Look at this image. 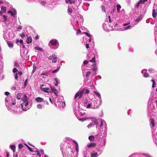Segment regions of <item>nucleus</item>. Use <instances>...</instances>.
<instances>
[{"mask_svg": "<svg viewBox=\"0 0 157 157\" xmlns=\"http://www.w3.org/2000/svg\"><path fill=\"white\" fill-rule=\"evenodd\" d=\"M101 102V99H86L84 106L87 108L95 109L99 107Z\"/></svg>", "mask_w": 157, "mask_h": 157, "instance_id": "obj_1", "label": "nucleus"}, {"mask_svg": "<svg viewBox=\"0 0 157 157\" xmlns=\"http://www.w3.org/2000/svg\"><path fill=\"white\" fill-rule=\"evenodd\" d=\"M6 105L10 111H14L17 113H21V111H20V107H17L15 105L17 100L15 99H5Z\"/></svg>", "mask_w": 157, "mask_h": 157, "instance_id": "obj_2", "label": "nucleus"}, {"mask_svg": "<svg viewBox=\"0 0 157 157\" xmlns=\"http://www.w3.org/2000/svg\"><path fill=\"white\" fill-rule=\"evenodd\" d=\"M17 105H21V110L26 111L31 107L32 103L31 99H17Z\"/></svg>", "mask_w": 157, "mask_h": 157, "instance_id": "obj_3", "label": "nucleus"}, {"mask_svg": "<svg viewBox=\"0 0 157 157\" xmlns=\"http://www.w3.org/2000/svg\"><path fill=\"white\" fill-rule=\"evenodd\" d=\"M49 100L58 107L63 108L65 106V103L64 99H49Z\"/></svg>", "mask_w": 157, "mask_h": 157, "instance_id": "obj_4", "label": "nucleus"}, {"mask_svg": "<svg viewBox=\"0 0 157 157\" xmlns=\"http://www.w3.org/2000/svg\"><path fill=\"white\" fill-rule=\"evenodd\" d=\"M83 19L82 16L80 14L77 15L71 21V24L74 27L75 26L80 25H82Z\"/></svg>", "mask_w": 157, "mask_h": 157, "instance_id": "obj_5", "label": "nucleus"}, {"mask_svg": "<svg viewBox=\"0 0 157 157\" xmlns=\"http://www.w3.org/2000/svg\"><path fill=\"white\" fill-rule=\"evenodd\" d=\"M78 9V7L76 6L74 8L73 6H69L68 8V13L72 16L74 15V13L76 12Z\"/></svg>", "mask_w": 157, "mask_h": 157, "instance_id": "obj_6", "label": "nucleus"}, {"mask_svg": "<svg viewBox=\"0 0 157 157\" xmlns=\"http://www.w3.org/2000/svg\"><path fill=\"white\" fill-rule=\"evenodd\" d=\"M90 93L89 90L87 89H83L78 92L75 95L74 98H77L78 97V98H80L83 93L88 94Z\"/></svg>", "mask_w": 157, "mask_h": 157, "instance_id": "obj_7", "label": "nucleus"}, {"mask_svg": "<svg viewBox=\"0 0 157 157\" xmlns=\"http://www.w3.org/2000/svg\"><path fill=\"white\" fill-rule=\"evenodd\" d=\"M103 28L105 31H109L113 30V27L109 26L108 23L107 21H105L102 25Z\"/></svg>", "mask_w": 157, "mask_h": 157, "instance_id": "obj_8", "label": "nucleus"}, {"mask_svg": "<svg viewBox=\"0 0 157 157\" xmlns=\"http://www.w3.org/2000/svg\"><path fill=\"white\" fill-rule=\"evenodd\" d=\"M3 37L5 40H8L9 39L12 38L13 37L12 35V33L10 32L8 34L6 35V33H8V30H6L5 31H3Z\"/></svg>", "mask_w": 157, "mask_h": 157, "instance_id": "obj_9", "label": "nucleus"}, {"mask_svg": "<svg viewBox=\"0 0 157 157\" xmlns=\"http://www.w3.org/2000/svg\"><path fill=\"white\" fill-rule=\"evenodd\" d=\"M48 59L49 60H52L53 63H55L57 61V58L55 54H53L48 57Z\"/></svg>", "mask_w": 157, "mask_h": 157, "instance_id": "obj_10", "label": "nucleus"}, {"mask_svg": "<svg viewBox=\"0 0 157 157\" xmlns=\"http://www.w3.org/2000/svg\"><path fill=\"white\" fill-rule=\"evenodd\" d=\"M40 89L42 91H44L45 92L47 93L51 92L52 90V88L51 87L50 88H43L42 87H40Z\"/></svg>", "mask_w": 157, "mask_h": 157, "instance_id": "obj_11", "label": "nucleus"}, {"mask_svg": "<svg viewBox=\"0 0 157 157\" xmlns=\"http://www.w3.org/2000/svg\"><path fill=\"white\" fill-rule=\"evenodd\" d=\"M155 107L153 104L149 101L148 105V112H150V110L151 111L152 109H153Z\"/></svg>", "mask_w": 157, "mask_h": 157, "instance_id": "obj_12", "label": "nucleus"}, {"mask_svg": "<svg viewBox=\"0 0 157 157\" xmlns=\"http://www.w3.org/2000/svg\"><path fill=\"white\" fill-rule=\"evenodd\" d=\"M147 70L145 69H143L141 71V73L143 74V76L144 78H148L149 76V75L148 73L147 72L144 73V72H147Z\"/></svg>", "mask_w": 157, "mask_h": 157, "instance_id": "obj_13", "label": "nucleus"}, {"mask_svg": "<svg viewBox=\"0 0 157 157\" xmlns=\"http://www.w3.org/2000/svg\"><path fill=\"white\" fill-rule=\"evenodd\" d=\"M49 43L53 45H56L59 44L57 40L55 39H53L51 40L49 42Z\"/></svg>", "mask_w": 157, "mask_h": 157, "instance_id": "obj_14", "label": "nucleus"}, {"mask_svg": "<svg viewBox=\"0 0 157 157\" xmlns=\"http://www.w3.org/2000/svg\"><path fill=\"white\" fill-rule=\"evenodd\" d=\"M8 13H10L12 16L14 17L17 14L16 10L14 9H13V11L11 10H9L8 11Z\"/></svg>", "mask_w": 157, "mask_h": 157, "instance_id": "obj_15", "label": "nucleus"}, {"mask_svg": "<svg viewBox=\"0 0 157 157\" xmlns=\"http://www.w3.org/2000/svg\"><path fill=\"white\" fill-rule=\"evenodd\" d=\"M36 101L37 102H43L44 104L48 105V101H47L44 100V99H35Z\"/></svg>", "mask_w": 157, "mask_h": 157, "instance_id": "obj_16", "label": "nucleus"}, {"mask_svg": "<svg viewBox=\"0 0 157 157\" xmlns=\"http://www.w3.org/2000/svg\"><path fill=\"white\" fill-rule=\"evenodd\" d=\"M101 152L98 154V152L93 151L91 153V157H97L101 154Z\"/></svg>", "mask_w": 157, "mask_h": 157, "instance_id": "obj_17", "label": "nucleus"}, {"mask_svg": "<svg viewBox=\"0 0 157 157\" xmlns=\"http://www.w3.org/2000/svg\"><path fill=\"white\" fill-rule=\"evenodd\" d=\"M65 2L66 3L70 4H75V0H65Z\"/></svg>", "mask_w": 157, "mask_h": 157, "instance_id": "obj_18", "label": "nucleus"}, {"mask_svg": "<svg viewBox=\"0 0 157 157\" xmlns=\"http://www.w3.org/2000/svg\"><path fill=\"white\" fill-rule=\"evenodd\" d=\"M78 99L77 100H76L75 101V103L74 105V110H75V108H76V107H78L79 106V102H78Z\"/></svg>", "mask_w": 157, "mask_h": 157, "instance_id": "obj_19", "label": "nucleus"}, {"mask_svg": "<svg viewBox=\"0 0 157 157\" xmlns=\"http://www.w3.org/2000/svg\"><path fill=\"white\" fill-rule=\"evenodd\" d=\"M92 119V122L94 123L96 125V128H97V127L98 125L99 124L97 119H96L95 117H93Z\"/></svg>", "mask_w": 157, "mask_h": 157, "instance_id": "obj_20", "label": "nucleus"}, {"mask_svg": "<svg viewBox=\"0 0 157 157\" xmlns=\"http://www.w3.org/2000/svg\"><path fill=\"white\" fill-rule=\"evenodd\" d=\"M150 125L151 128L153 127L155 125L154 121L153 119H150Z\"/></svg>", "mask_w": 157, "mask_h": 157, "instance_id": "obj_21", "label": "nucleus"}, {"mask_svg": "<svg viewBox=\"0 0 157 157\" xmlns=\"http://www.w3.org/2000/svg\"><path fill=\"white\" fill-rule=\"evenodd\" d=\"M96 146V144L95 143H91L88 144L87 147H88L93 148L95 147Z\"/></svg>", "mask_w": 157, "mask_h": 157, "instance_id": "obj_22", "label": "nucleus"}, {"mask_svg": "<svg viewBox=\"0 0 157 157\" xmlns=\"http://www.w3.org/2000/svg\"><path fill=\"white\" fill-rule=\"evenodd\" d=\"M148 71L150 74H153L156 72L155 70L152 68L149 69Z\"/></svg>", "mask_w": 157, "mask_h": 157, "instance_id": "obj_23", "label": "nucleus"}, {"mask_svg": "<svg viewBox=\"0 0 157 157\" xmlns=\"http://www.w3.org/2000/svg\"><path fill=\"white\" fill-rule=\"evenodd\" d=\"M26 41L28 44L31 43L32 42V38L30 36L29 37L27 36V38L26 39Z\"/></svg>", "mask_w": 157, "mask_h": 157, "instance_id": "obj_24", "label": "nucleus"}, {"mask_svg": "<svg viewBox=\"0 0 157 157\" xmlns=\"http://www.w3.org/2000/svg\"><path fill=\"white\" fill-rule=\"evenodd\" d=\"M10 148L13 150V152H14L16 150V147L14 145H10Z\"/></svg>", "mask_w": 157, "mask_h": 157, "instance_id": "obj_25", "label": "nucleus"}, {"mask_svg": "<svg viewBox=\"0 0 157 157\" xmlns=\"http://www.w3.org/2000/svg\"><path fill=\"white\" fill-rule=\"evenodd\" d=\"M157 14V13L156 12L155 9H154L153 8L152 10V16L153 17H155L156 16Z\"/></svg>", "mask_w": 157, "mask_h": 157, "instance_id": "obj_26", "label": "nucleus"}, {"mask_svg": "<svg viewBox=\"0 0 157 157\" xmlns=\"http://www.w3.org/2000/svg\"><path fill=\"white\" fill-rule=\"evenodd\" d=\"M7 44L8 46L10 48H12L13 47V44L10 42L7 41Z\"/></svg>", "mask_w": 157, "mask_h": 157, "instance_id": "obj_27", "label": "nucleus"}, {"mask_svg": "<svg viewBox=\"0 0 157 157\" xmlns=\"http://www.w3.org/2000/svg\"><path fill=\"white\" fill-rule=\"evenodd\" d=\"M35 49L39 51H40L44 52L43 50L41 48L38 46H36L35 48Z\"/></svg>", "mask_w": 157, "mask_h": 157, "instance_id": "obj_28", "label": "nucleus"}, {"mask_svg": "<svg viewBox=\"0 0 157 157\" xmlns=\"http://www.w3.org/2000/svg\"><path fill=\"white\" fill-rule=\"evenodd\" d=\"M67 144H64L62 146H61L60 148L61 150L62 151V152L63 151H64V148L66 147L67 146Z\"/></svg>", "mask_w": 157, "mask_h": 157, "instance_id": "obj_29", "label": "nucleus"}, {"mask_svg": "<svg viewBox=\"0 0 157 157\" xmlns=\"http://www.w3.org/2000/svg\"><path fill=\"white\" fill-rule=\"evenodd\" d=\"M94 93L98 97V98H101V95L99 93H98L96 91H94Z\"/></svg>", "mask_w": 157, "mask_h": 157, "instance_id": "obj_30", "label": "nucleus"}, {"mask_svg": "<svg viewBox=\"0 0 157 157\" xmlns=\"http://www.w3.org/2000/svg\"><path fill=\"white\" fill-rule=\"evenodd\" d=\"M151 81L152 82V87L153 88L156 85L155 81V80L152 79L151 80Z\"/></svg>", "mask_w": 157, "mask_h": 157, "instance_id": "obj_31", "label": "nucleus"}, {"mask_svg": "<svg viewBox=\"0 0 157 157\" xmlns=\"http://www.w3.org/2000/svg\"><path fill=\"white\" fill-rule=\"evenodd\" d=\"M36 107L38 109H41L44 106L41 104H38L37 105Z\"/></svg>", "mask_w": 157, "mask_h": 157, "instance_id": "obj_32", "label": "nucleus"}, {"mask_svg": "<svg viewBox=\"0 0 157 157\" xmlns=\"http://www.w3.org/2000/svg\"><path fill=\"white\" fill-rule=\"evenodd\" d=\"M55 80L56 81L55 85L56 86H57L58 85V84L59 83V81L58 79L57 78H55Z\"/></svg>", "mask_w": 157, "mask_h": 157, "instance_id": "obj_33", "label": "nucleus"}, {"mask_svg": "<svg viewBox=\"0 0 157 157\" xmlns=\"http://www.w3.org/2000/svg\"><path fill=\"white\" fill-rule=\"evenodd\" d=\"M88 138L90 140L93 141L94 140V136L92 135L89 136Z\"/></svg>", "mask_w": 157, "mask_h": 157, "instance_id": "obj_34", "label": "nucleus"}, {"mask_svg": "<svg viewBox=\"0 0 157 157\" xmlns=\"http://www.w3.org/2000/svg\"><path fill=\"white\" fill-rule=\"evenodd\" d=\"M117 10L118 12H120V10L121 8V6L120 5H117Z\"/></svg>", "mask_w": 157, "mask_h": 157, "instance_id": "obj_35", "label": "nucleus"}, {"mask_svg": "<svg viewBox=\"0 0 157 157\" xmlns=\"http://www.w3.org/2000/svg\"><path fill=\"white\" fill-rule=\"evenodd\" d=\"M101 124L100 125V127H102L103 126L104 124H105V122L103 120H102L101 121Z\"/></svg>", "mask_w": 157, "mask_h": 157, "instance_id": "obj_36", "label": "nucleus"}, {"mask_svg": "<svg viewBox=\"0 0 157 157\" xmlns=\"http://www.w3.org/2000/svg\"><path fill=\"white\" fill-rule=\"evenodd\" d=\"M1 10L3 12H5L6 10V7L4 6H2L1 7Z\"/></svg>", "mask_w": 157, "mask_h": 157, "instance_id": "obj_37", "label": "nucleus"}, {"mask_svg": "<svg viewBox=\"0 0 157 157\" xmlns=\"http://www.w3.org/2000/svg\"><path fill=\"white\" fill-rule=\"evenodd\" d=\"M131 28V26L130 25L128 26L127 27H125L124 28V30H127L128 29H130Z\"/></svg>", "mask_w": 157, "mask_h": 157, "instance_id": "obj_38", "label": "nucleus"}, {"mask_svg": "<svg viewBox=\"0 0 157 157\" xmlns=\"http://www.w3.org/2000/svg\"><path fill=\"white\" fill-rule=\"evenodd\" d=\"M85 33L90 38L89 39V41L90 42L91 41V35L90 34H88L87 33L85 32Z\"/></svg>", "mask_w": 157, "mask_h": 157, "instance_id": "obj_39", "label": "nucleus"}, {"mask_svg": "<svg viewBox=\"0 0 157 157\" xmlns=\"http://www.w3.org/2000/svg\"><path fill=\"white\" fill-rule=\"evenodd\" d=\"M94 126V124L93 123H90L88 126L87 127L88 128H90Z\"/></svg>", "mask_w": 157, "mask_h": 157, "instance_id": "obj_40", "label": "nucleus"}, {"mask_svg": "<svg viewBox=\"0 0 157 157\" xmlns=\"http://www.w3.org/2000/svg\"><path fill=\"white\" fill-rule=\"evenodd\" d=\"M33 69L32 71V73H33L36 71V67L34 65H33Z\"/></svg>", "mask_w": 157, "mask_h": 157, "instance_id": "obj_41", "label": "nucleus"}, {"mask_svg": "<svg viewBox=\"0 0 157 157\" xmlns=\"http://www.w3.org/2000/svg\"><path fill=\"white\" fill-rule=\"evenodd\" d=\"M40 4L43 6H45L46 4L47 3L44 1H42L40 2Z\"/></svg>", "mask_w": 157, "mask_h": 157, "instance_id": "obj_42", "label": "nucleus"}, {"mask_svg": "<svg viewBox=\"0 0 157 157\" xmlns=\"http://www.w3.org/2000/svg\"><path fill=\"white\" fill-rule=\"evenodd\" d=\"M2 17H3V19L4 20L3 21H7V18L4 15H3Z\"/></svg>", "mask_w": 157, "mask_h": 157, "instance_id": "obj_43", "label": "nucleus"}, {"mask_svg": "<svg viewBox=\"0 0 157 157\" xmlns=\"http://www.w3.org/2000/svg\"><path fill=\"white\" fill-rule=\"evenodd\" d=\"M90 62H95V57L94 56V57H93L92 59H90Z\"/></svg>", "mask_w": 157, "mask_h": 157, "instance_id": "obj_44", "label": "nucleus"}, {"mask_svg": "<svg viewBox=\"0 0 157 157\" xmlns=\"http://www.w3.org/2000/svg\"><path fill=\"white\" fill-rule=\"evenodd\" d=\"M60 67V66H59V67L58 68V69H57L53 70L52 71V72L54 73H55L57 72L59 70Z\"/></svg>", "mask_w": 157, "mask_h": 157, "instance_id": "obj_45", "label": "nucleus"}, {"mask_svg": "<svg viewBox=\"0 0 157 157\" xmlns=\"http://www.w3.org/2000/svg\"><path fill=\"white\" fill-rule=\"evenodd\" d=\"M147 0H140L139 2L141 4H144L145 2L147 1Z\"/></svg>", "mask_w": 157, "mask_h": 157, "instance_id": "obj_46", "label": "nucleus"}, {"mask_svg": "<svg viewBox=\"0 0 157 157\" xmlns=\"http://www.w3.org/2000/svg\"><path fill=\"white\" fill-rule=\"evenodd\" d=\"M101 8L102 9V11L104 12H105V7L104 6L102 5L101 6Z\"/></svg>", "mask_w": 157, "mask_h": 157, "instance_id": "obj_47", "label": "nucleus"}, {"mask_svg": "<svg viewBox=\"0 0 157 157\" xmlns=\"http://www.w3.org/2000/svg\"><path fill=\"white\" fill-rule=\"evenodd\" d=\"M75 147L76 150L77 152L78 153V144H77V145H75Z\"/></svg>", "mask_w": 157, "mask_h": 157, "instance_id": "obj_48", "label": "nucleus"}, {"mask_svg": "<svg viewBox=\"0 0 157 157\" xmlns=\"http://www.w3.org/2000/svg\"><path fill=\"white\" fill-rule=\"evenodd\" d=\"M78 113L79 115L81 116L82 115L85 113L83 111V112H82L79 111H78Z\"/></svg>", "mask_w": 157, "mask_h": 157, "instance_id": "obj_49", "label": "nucleus"}, {"mask_svg": "<svg viewBox=\"0 0 157 157\" xmlns=\"http://www.w3.org/2000/svg\"><path fill=\"white\" fill-rule=\"evenodd\" d=\"M23 145L22 144H19L18 145V148L20 149H21L23 147Z\"/></svg>", "mask_w": 157, "mask_h": 157, "instance_id": "obj_50", "label": "nucleus"}, {"mask_svg": "<svg viewBox=\"0 0 157 157\" xmlns=\"http://www.w3.org/2000/svg\"><path fill=\"white\" fill-rule=\"evenodd\" d=\"M91 73V72L90 71L87 72L86 74V77H87Z\"/></svg>", "mask_w": 157, "mask_h": 157, "instance_id": "obj_51", "label": "nucleus"}, {"mask_svg": "<svg viewBox=\"0 0 157 157\" xmlns=\"http://www.w3.org/2000/svg\"><path fill=\"white\" fill-rule=\"evenodd\" d=\"M140 3L139 2L136 4V5L135 6V7H136V8H138L140 4Z\"/></svg>", "mask_w": 157, "mask_h": 157, "instance_id": "obj_52", "label": "nucleus"}, {"mask_svg": "<svg viewBox=\"0 0 157 157\" xmlns=\"http://www.w3.org/2000/svg\"><path fill=\"white\" fill-rule=\"evenodd\" d=\"M36 152L37 153V155L39 156L40 157L41 156V155L39 153V151H38L37 150H36Z\"/></svg>", "mask_w": 157, "mask_h": 157, "instance_id": "obj_53", "label": "nucleus"}, {"mask_svg": "<svg viewBox=\"0 0 157 157\" xmlns=\"http://www.w3.org/2000/svg\"><path fill=\"white\" fill-rule=\"evenodd\" d=\"M17 70L15 68H13V73H15L17 71Z\"/></svg>", "mask_w": 157, "mask_h": 157, "instance_id": "obj_54", "label": "nucleus"}, {"mask_svg": "<svg viewBox=\"0 0 157 157\" xmlns=\"http://www.w3.org/2000/svg\"><path fill=\"white\" fill-rule=\"evenodd\" d=\"M140 18H137L135 20V22L138 23L139 21H140Z\"/></svg>", "mask_w": 157, "mask_h": 157, "instance_id": "obj_55", "label": "nucleus"}, {"mask_svg": "<svg viewBox=\"0 0 157 157\" xmlns=\"http://www.w3.org/2000/svg\"><path fill=\"white\" fill-rule=\"evenodd\" d=\"M87 118H82L79 119V120L80 121H85V120H86Z\"/></svg>", "mask_w": 157, "mask_h": 157, "instance_id": "obj_56", "label": "nucleus"}, {"mask_svg": "<svg viewBox=\"0 0 157 157\" xmlns=\"http://www.w3.org/2000/svg\"><path fill=\"white\" fill-rule=\"evenodd\" d=\"M15 78L16 80H18V75H17V73H16L15 74Z\"/></svg>", "mask_w": 157, "mask_h": 157, "instance_id": "obj_57", "label": "nucleus"}, {"mask_svg": "<svg viewBox=\"0 0 157 157\" xmlns=\"http://www.w3.org/2000/svg\"><path fill=\"white\" fill-rule=\"evenodd\" d=\"M116 9V7L115 6H114L113 7L112 9V10L111 11V13H113L114 11H115Z\"/></svg>", "mask_w": 157, "mask_h": 157, "instance_id": "obj_58", "label": "nucleus"}, {"mask_svg": "<svg viewBox=\"0 0 157 157\" xmlns=\"http://www.w3.org/2000/svg\"><path fill=\"white\" fill-rule=\"evenodd\" d=\"M88 63V61L87 60H85L84 61L83 63L84 65L87 64Z\"/></svg>", "mask_w": 157, "mask_h": 157, "instance_id": "obj_59", "label": "nucleus"}, {"mask_svg": "<svg viewBox=\"0 0 157 157\" xmlns=\"http://www.w3.org/2000/svg\"><path fill=\"white\" fill-rule=\"evenodd\" d=\"M81 32V31L80 30L78 29V30L76 32V34H78L80 33Z\"/></svg>", "mask_w": 157, "mask_h": 157, "instance_id": "obj_60", "label": "nucleus"}, {"mask_svg": "<svg viewBox=\"0 0 157 157\" xmlns=\"http://www.w3.org/2000/svg\"><path fill=\"white\" fill-rule=\"evenodd\" d=\"M41 75H45L46 76H47L48 75L46 73H44L41 74Z\"/></svg>", "mask_w": 157, "mask_h": 157, "instance_id": "obj_61", "label": "nucleus"}, {"mask_svg": "<svg viewBox=\"0 0 157 157\" xmlns=\"http://www.w3.org/2000/svg\"><path fill=\"white\" fill-rule=\"evenodd\" d=\"M27 82H28L27 79H26L25 81V82H24V86H26V85H27Z\"/></svg>", "mask_w": 157, "mask_h": 157, "instance_id": "obj_62", "label": "nucleus"}, {"mask_svg": "<svg viewBox=\"0 0 157 157\" xmlns=\"http://www.w3.org/2000/svg\"><path fill=\"white\" fill-rule=\"evenodd\" d=\"M21 37L23 39L24 37H25V35L24 34H22L21 35Z\"/></svg>", "mask_w": 157, "mask_h": 157, "instance_id": "obj_63", "label": "nucleus"}, {"mask_svg": "<svg viewBox=\"0 0 157 157\" xmlns=\"http://www.w3.org/2000/svg\"><path fill=\"white\" fill-rule=\"evenodd\" d=\"M15 65L16 67H18L19 66L17 62H15Z\"/></svg>", "mask_w": 157, "mask_h": 157, "instance_id": "obj_64", "label": "nucleus"}]
</instances>
